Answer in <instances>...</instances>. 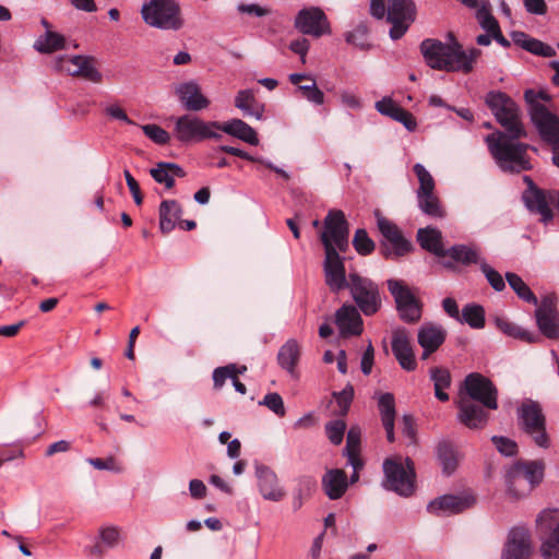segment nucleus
Here are the masks:
<instances>
[{
  "label": "nucleus",
  "mask_w": 559,
  "mask_h": 559,
  "mask_svg": "<svg viewBox=\"0 0 559 559\" xmlns=\"http://www.w3.org/2000/svg\"><path fill=\"white\" fill-rule=\"evenodd\" d=\"M420 51L426 63L436 70L447 72L469 73L474 68V62L481 55L477 48L463 50V47L456 40L452 44H445L438 39L427 38L420 44Z\"/></svg>",
  "instance_id": "obj_1"
},
{
  "label": "nucleus",
  "mask_w": 559,
  "mask_h": 559,
  "mask_svg": "<svg viewBox=\"0 0 559 559\" xmlns=\"http://www.w3.org/2000/svg\"><path fill=\"white\" fill-rule=\"evenodd\" d=\"M519 139L501 131L490 133L485 139L490 154L504 171L520 173L531 169L527 158L530 145L516 142Z\"/></svg>",
  "instance_id": "obj_2"
},
{
  "label": "nucleus",
  "mask_w": 559,
  "mask_h": 559,
  "mask_svg": "<svg viewBox=\"0 0 559 559\" xmlns=\"http://www.w3.org/2000/svg\"><path fill=\"white\" fill-rule=\"evenodd\" d=\"M370 13L378 20L386 17V21L392 24L389 35L391 39L397 40L415 22L417 7L414 0H388V5L385 0H371Z\"/></svg>",
  "instance_id": "obj_3"
},
{
  "label": "nucleus",
  "mask_w": 559,
  "mask_h": 559,
  "mask_svg": "<svg viewBox=\"0 0 559 559\" xmlns=\"http://www.w3.org/2000/svg\"><path fill=\"white\" fill-rule=\"evenodd\" d=\"M524 99L528 106L531 120L540 139L549 144L551 148L559 145V117L552 114L543 103L548 102L549 96L543 91L526 90Z\"/></svg>",
  "instance_id": "obj_4"
},
{
  "label": "nucleus",
  "mask_w": 559,
  "mask_h": 559,
  "mask_svg": "<svg viewBox=\"0 0 559 559\" xmlns=\"http://www.w3.org/2000/svg\"><path fill=\"white\" fill-rule=\"evenodd\" d=\"M519 429L528 436L533 443L544 450L551 447V438L547 432V420L542 405L537 401L525 400L516 408Z\"/></svg>",
  "instance_id": "obj_5"
},
{
  "label": "nucleus",
  "mask_w": 559,
  "mask_h": 559,
  "mask_svg": "<svg viewBox=\"0 0 559 559\" xmlns=\"http://www.w3.org/2000/svg\"><path fill=\"white\" fill-rule=\"evenodd\" d=\"M145 24L163 31H179L185 25L181 8L175 0H145L141 8Z\"/></svg>",
  "instance_id": "obj_6"
},
{
  "label": "nucleus",
  "mask_w": 559,
  "mask_h": 559,
  "mask_svg": "<svg viewBox=\"0 0 559 559\" xmlns=\"http://www.w3.org/2000/svg\"><path fill=\"white\" fill-rule=\"evenodd\" d=\"M383 487L402 497H409L416 488L415 463L411 457H386L383 462Z\"/></svg>",
  "instance_id": "obj_7"
},
{
  "label": "nucleus",
  "mask_w": 559,
  "mask_h": 559,
  "mask_svg": "<svg viewBox=\"0 0 559 559\" xmlns=\"http://www.w3.org/2000/svg\"><path fill=\"white\" fill-rule=\"evenodd\" d=\"M486 104L507 133H510L513 138L526 135L520 120L519 107L509 95L503 92H489L486 96Z\"/></svg>",
  "instance_id": "obj_8"
},
{
  "label": "nucleus",
  "mask_w": 559,
  "mask_h": 559,
  "mask_svg": "<svg viewBox=\"0 0 559 559\" xmlns=\"http://www.w3.org/2000/svg\"><path fill=\"white\" fill-rule=\"evenodd\" d=\"M377 226L382 235L379 252L383 258L397 260L413 250L412 241L403 235V231L395 223L378 215Z\"/></svg>",
  "instance_id": "obj_9"
},
{
  "label": "nucleus",
  "mask_w": 559,
  "mask_h": 559,
  "mask_svg": "<svg viewBox=\"0 0 559 559\" xmlns=\"http://www.w3.org/2000/svg\"><path fill=\"white\" fill-rule=\"evenodd\" d=\"M320 240L324 249L345 253L349 248V224L341 210H331L323 221Z\"/></svg>",
  "instance_id": "obj_10"
},
{
  "label": "nucleus",
  "mask_w": 559,
  "mask_h": 559,
  "mask_svg": "<svg viewBox=\"0 0 559 559\" xmlns=\"http://www.w3.org/2000/svg\"><path fill=\"white\" fill-rule=\"evenodd\" d=\"M216 121H204L199 117L183 115L176 119L174 134L181 143L201 142L207 139H219Z\"/></svg>",
  "instance_id": "obj_11"
},
{
  "label": "nucleus",
  "mask_w": 559,
  "mask_h": 559,
  "mask_svg": "<svg viewBox=\"0 0 559 559\" xmlns=\"http://www.w3.org/2000/svg\"><path fill=\"white\" fill-rule=\"evenodd\" d=\"M333 292L349 288L353 299L365 316L380 309L381 298L373 282H326Z\"/></svg>",
  "instance_id": "obj_12"
},
{
  "label": "nucleus",
  "mask_w": 559,
  "mask_h": 559,
  "mask_svg": "<svg viewBox=\"0 0 559 559\" xmlns=\"http://www.w3.org/2000/svg\"><path fill=\"white\" fill-rule=\"evenodd\" d=\"M389 290L394 297L400 319L408 324L420 321L423 302L403 282H388Z\"/></svg>",
  "instance_id": "obj_13"
},
{
  "label": "nucleus",
  "mask_w": 559,
  "mask_h": 559,
  "mask_svg": "<svg viewBox=\"0 0 559 559\" xmlns=\"http://www.w3.org/2000/svg\"><path fill=\"white\" fill-rule=\"evenodd\" d=\"M464 389L469 401L477 402L487 409L498 408V390L493 382L478 372H472L464 379Z\"/></svg>",
  "instance_id": "obj_14"
},
{
  "label": "nucleus",
  "mask_w": 559,
  "mask_h": 559,
  "mask_svg": "<svg viewBox=\"0 0 559 559\" xmlns=\"http://www.w3.org/2000/svg\"><path fill=\"white\" fill-rule=\"evenodd\" d=\"M445 258L451 259V262H444L445 266L479 264L486 280H503L498 271L481 260L478 249L473 246L454 245L447 250Z\"/></svg>",
  "instance_id": "obj_15"
},
{
  "label": "nucleus",
  "mask_w": 559,
  "mask_h": 559,
  "mask_svg": "<svg viewBox=\"0 0 559 559\" xmlns=\"http://www.w3.org/2000/svg\"><path fill=\"white\" fill-rule=\"evenodd\" d=\"M294 26L301 34L316 38L331 34L328 16L318 7L301 9L295 17Z\"/></svg>",
  "instance_id": "obj_16"
},
{
  "label": "nucleus",
  "mask_w": 559,
  "mask_h": 559,
  "mask_svg": "<svg viewBox=\"0 0 559 559\" xmlns=\"http://www.w3.org/2000/svg\"><path fill=\"white\" fill-rule=\"evenodd\" d=\"M533 545L530 531L524 526H514L504 543L501 559H530Z\"/></svg>",
  "instance_id": "obj_17"
},
{
  "label": "nucleus",
  "mask_w": 559,
  "mask_h": 559,
  "mask_svg": "<svg viewBox=\"0 0 559 559\" xmlns=\"http://www.w3.org/2000/svg\"><path fill=\"white\" fill-rule=\"evenodd\" d=\"M475 502L476 498L471 493L443 495L431 500L427 506V511L437 516H450L464 512Z\"/></svg>",
  "instance_id": "obj_18"
},
{
  "label": "nucleus",
  "mask_w": 559,
  "mask_h": 559,
  "mask_svg": "<svg viewBox=\"0 0 559 559\" xmlns=\"http://www.w3.org/2000/svg\"><path fill=\"white\" fill-rule=\"evenodd\" d=\"M524 201L531 212L539 214L543 223H548L554 217L550 206L556 204L559 209V191L534 188L524 194Z\"/></svg>",
  "instance_id": "obj_19"
},
{
  "label": "nucleus",
  "mask_w": 559,
  "mask_h": 559,
  "mask_svg": "<svg viewBox=\"0 0 559 559\" xmlns=\"http://www.w3.org/2000/svg\"><path fill=\"white\" fill-rule=\"evenodd\" d=\"M94 59L87 56L61 57L57 61L59 70L67 72L72 76H81L94 83H99L103 79L102 73L94 67Z\"/></svg>",
  "instance_id": "obj_20"
},
{
  "label": "nucleus",
  "mask_w": 559,
  "mask_h": 559,
  "mask_svg": "<svg viewBox=\"0 0 559 559\" xmlns=\"http://www.w3.org/2000/svg\"><path fill=\"white\" fill-rule=\"evenodd\" d=\"M255 477L259 491L265 500L278 502L284 499L286 492L280 486L278 477L270 466L255 464Z\"/></svg>",
  "instance_id": "obj_21"
},
{
  "label": "nucleus",
  "mask_w": 559,
  "mask_h": 559,
  "mask_svg": "<svg viewBox=\"0 0 559 559\" xmlns=\"http://www.w3.org/2000/svg\"><path fill=\"white\" fill-rule=\"evenodd\" d=\"M457 419L469 429H483L489 420V413L486 407L476 402L461 399L457 403Z\"/></svg>",
  "instance_id": "obj_22"
},
{
  "label": "nucleus",
  "mask_w": 559,
  "mask_h": 559,
  "mask_svg": "<svg viewBox=\"0 0 559 559\" xmlns=\"http://www.w3.org/2000/svg\"><path fill=\"white\" fill-rule=\"evenodd\" d=\"M391 348L394 357L404 370L414 371L416 369L415 354L405 329H399L393 332Z\"/></svg>",
  "instance_id": "obj_23"
},
{
  "label": "nucleus",
  "mask_w": 559,
  "mask_h": 559,
  "mask_svg": "<svg viewBox=\"0 0 559 559\" xmlns=\"http://www.w3.org/2000/svg\"><path fill=\"white\" fill-rule=\"evenodd\" d=\"M176 95L187 110L200 111L210 105V100L202 94L199 84L194 81L179 84L176 87Z\"/></svg>",
  "instance_id": "obj_24"
},
{
  "label": "nucleus",
  "mask_w": 559,
  "mask_h": 559,
  "mask_svg": "<svg viewBox=\"0 0 559 559\" xmlns=\"http://www.w3.org/2000/svg\"><path fill=\"white\" fill-rule=\"evenodd\" d=\"M335 323L343 337L358 336L362 333V319L354 306H343L335 313Z\"/></svg>",
  "instance_id": "obj_25"
},
{
  "label": "nucleus",
  "mask_w": 559,
  "mask_h": 559,
  "mask_svg": "<svg viewBox=\"0 0 559 559\" xmlns=\"http://www.w3.org/2000/svg\"><path fill=\"white\" fill-rule=\"evenodd\" d=\"M536 324L539 332L549 340L559 337V313L551 304L543 302L535 310Z\"/></svg>",
  "instance_id": "obj_26"
},
{
  "label": "nucleus",
  "mask_w": 559,
  "mask_h": 559,
  "mask_svg": "<svg viewBox=\"0 0 559 559\" xmlns=\"http://www.w3.org/2000/svg\"><path fill=\"white\" fill-rule=\"evenodd\" d=\"M376 109L383 116L402 123L408 131L413 132L417 128V121L412 112L404 109L391 97H383L376 103Z\"/></svg>",
  "instance_id": "obj_27"
},
{
  "label": "nucleus",
  "mask_w": 559,
  "mask_h": 559,
  "mask_svg": "<svg viewBox=\"0 0 559 559\" xmlns=\"http://www.w3.org/2000/svg\"><path fill=\"white\" fill-rule=\"evenodd\" d=\"M301 347L297 340L289 338L278 349L277 364L289 373L293 378H297V365L300 360Z\"/></svg>",
  "instance_id": "obj_28"
},
{
  "label": "nucleus",
  "mask_w": 559,
  "mask_h": 559,
  "mask_svg": "<svg viewBox=\"0 0 559 559\" xmlns=\"http://www.w3.org/2000/svg\"><path fill=\"white\" fill-rule=\"evenodd\" d=\"M216 130L223 131L250 145L259 144V138L255 130L241 119L235 118L226 122L216 121Z\"/></svg>",
  "instance_id": "obj_29"
},
{
  "label": "nucleus",
  "mask_w": 559,
  "mask_h": 559,
  "mask_svg": "<svg viewBox=\"0 0 559 559\" xmlns=\"http://www.w3.org/2000/svg\"><path fill=\"white\" fill-rule=\"evenodd\" d=\"M378 409L381 416V421L386 433V439L390 443L394 442V425H395V397L392 393L386 392L380 394L378 399Z\"/></svg>",
  "instance_id": "obj_30"
},
{
  "label": "nucleus",
  "mask_w": 559,
  "mask_h": 559,
  "mask_svg": "<svg viewBox=\"0 0 559 559\" xmlns=\"http://www.w3.org/2000/svg\"><path fill=\"white\" fill-rule=\"evenodd\" d=\"M419 246L438 258L445 259L447 250L443 246L442 234L438 228L424 227L417 230L416 235Z\"/></svg>",
  "instance_id": "obj_31"
},
{
  "label": "nucleus",
  "mask_w": 559,
  "mask_h": 559,
  "mask_svg": "<svg viewBox=\"0 0 559 559\" xmlns=\"http://www.w3.org/2000/svg\"><path fill=\"white\" fill-rule=\"evenodd\" d=\"M348 487L347 475L343 469H329L322 477V488L331 500L343 497Z\"/></svg>",
  "instance_id": "obj_32"
},
{
  "label": "nucleus",
  "mask_w": 559,
  "mask_h": 559,
  "mask_svg": "<svg viewBox=\"0 0 559 559\" xmlns=\"http://www.w3.org/2000/svg\"><path fill=\"white\" fill-rule=\"evenodd\" d=\"M514 464L525 480L526 486L530 487V492L543 483L546 468L543 460H519Z\"/></svg>",
  "instance_id": "obj_33"
},
{
  "label": "nucleus",
  "mask_w": 559,
  "mask_h": 559,
  "mask_svg": "<svg viewBox=\"0 0 559 559\" xmlns=\"http://www.w3.org/2000/svg\"><path fill=\"white\" fill-rule=\"evenodd\" d=\"M511 37L516 46L535 56L554 57L556 55V50L551 46L531 37L524 32H512Z\"/></svg>",
  "instance_id": "obj_34"
},
{
  "label": "nucleus",
  "mask_w": 559,
  "mask_h": 559,
  "mask_svg": "<svg viewBox=\"0 0 559 559\" xmlns=\"http://www.w3.org/2000/svg\"><path fill=\"white\" fill-rule=\"evenodd\" d=\"M235 107L240 109L245 116L263 119L265 106L255 98L252 90H240L235 96Z\"/></svg>",
  "instance_id": "obj_35"
},
{
  "label": "nucleus",
  "mask_w": 559,
  "mask_h": 559,
  "mask_svg": "<svg viewBox=\"0 0 559 559\" xmlns=\"http://www.w3.org/2000/svg\"><path fill=\"white\" fill-rule=\"evenodd\" d=\"M182 215V207L176 200H164L159 205V229L163 234L170 233Z\"/></svg>",
  "instance_id": "obj_36"
},
{
  "label": "nucleus",
  "mask_w": 559,
  "mask_h": 559,
  "mask_svg": "<svg viewBox=\"0 0 559 559\" xmlns=\"http://www.w3.org/2000/svg\"><path fill=\"white\" fill-rule=\"evenodd\" d=\"M152 178L158 182L165 185L167 189H171L175 186V177L183 178L186 176L185 170L175 163L160 162L155 168L150 170Z\"/></svg>",
  "instance_id": "obj_37"
},
{
  "label": "nucleus",
  "mask_w": 559,
  "mask_h": 559,
  "mask_svg": "<svg viewBox=\"0 0 559 559\" xmlns=\"http://www.w3.org/2000/svg\"><path fill=\"white\" fill-rule=\"evenodd\" d=\"M495 322H496V326L502 333H504L506 335H508L510 337L521 340L528 344H535L540 341V336L537 333L527 331V330L521 328L520 325L509 321L506 318L498 317V318H496Z\"/></svg>",
  "instance_id": "obj_38"
},
{
  "label": "nucleus",
  "mask_w": 559,
  "mask_h": 559,
  "mask_svg": "<svg viewBox=\"0 0 559 559\" xmlns=\"http://www.w3.org/2000/svg\"><path fill=\"white\" fill-rule=\"evenodd\" d=\"M447 332L442 326L432 323L423 324L418 331L417 340L420 346L435 348L436 350L444 343Z\"/></svg>",
  "instance_id": "obj_39"
},
{
  "label": "nucleus",
  "mask_w": 559,
  "mask_h": 559,
  "mask_svg": "<svg viewBox=\"0 0 559 559\" xmlns=\"http://www.w3.org/2000/svg\"><path fill=\"white\" fill-rule=\"evenodd\" d=\"M324 274L325 280H346L344 259L336 249H324Z\"/></svg>",
  "instance_id": "obj_40"
},
{
  "label": "nucleus",
  "mask_w": 559,
  "mask_h": 559,
  "mask_svg": "<svg viewBox=\"0 0 559 559\" xmlns=\"http://www.w3.org/2000/svg\"><path fill=\"white\" fill-rule=\"evenodd\" d=\"M504 484L507 487V492L515 499H520L530 493V487L526 486L525 480L523 479L514 463L507 469L504 474Z\"/></svg>",
  "instance_id": "obj_41"
},
{
  "label": "nucleus",
  "mask_w": 559,
  "mask_h": 559,
  "mask_svg": "<svg viewBox=\"0 0 559 559\" xmlns=\"http://www.w3.org/2000/svg\"><path fill=\"white\" fill-rule=\"evenodd\" d=\"M436 454L442 472L451 475L457 467V455L454 445L449 440H442L438 443Z\"/></svg>",
  "instance_id": "obj_42"
},
{
  "label": "nucleus",
  "mask_w": 559,
  "mask_h": 559,
  "mask_svg": "<svg viewBox=\"0 0 559 559\" xmlns=\"http://www.w3.org/2000/svg\"><path fill=\"white\" fill-rule=\"evenodd\" d=\"M66 38L63 35L47 29L34 43V49L40 53H52L64 48Z\"/></svg>",
  "instance_id": "obj_43"
},
{
  "label": "nucleus",
  "mask_w": 559,
  "mask_h": 559,
  "mask_svg": "<svg viewBox=\"0 0 559 559\" xmlns=\"http://www.w3.org/2000/svg\"><path fill=\"white\" fill-rule=\"evenodd\" d=\"M416 197L418 207L425 215L432 218H442L445 216V211L435 191L417 193Z\"/></svg>",
  "instance_id": "obj_44"
},
{
  "label": "nucleus",
  "mask_w": 559,
  "mask_h": 559,
  "mask_svg": "<svg viewBox=\"0 0 559 559\" xmlns=\"http://www.w3.org/2000/svg\"><path fill=\"white\" fill-rule=\"evenodd\" d=\"M430 378L433 381L436 397L440 402H448L450 396L444 390L450 388L452 382L450 371L443 367H432Z\"/></svg>",
  "instance_id": "obj_45"
},
{
  "label": "nucleus",
  "mask_w": 559,
  "mask_h": 559,
  "mask_svg": "<svg viewBox=\"0 0 559 559\" xmlns=\"http://www.w3.org/2000/svg\"><path fill=\"white\" fill-rule=\"evenodd\" d=\"M459 322L472 329H483L486 324L484 307L475 302L466 304L461 311Z\"/></svg>",
  "instance_id": "obj_46"
},
{
  "label": "nucleus",
  "mask_w": 559,
  "mask_h": 559,
  "mask_svg": "<svg viewBox=\"0 0 559 559\" xmlns=\"http://www.w3.org/2000/svg\"><path fill=\"white\" fill-rule=\"evenodd\" d=\"M218 150L221 152H224V153H227V154H230V155H234V156H237V157H240L242 159H246V160H249V162H252V163H261L263 164L265 167H267L269 169H271L272 171L276 173L277 175H280L281 177H283L285 180H288L290 177L288 175V173H286L284 169L275 166L274 164H272L271 162H267V160H264V159H261L259 157H254L252 155H250L249 153H247L246 151L243 150H240L238 147H234V146H230V145H221L218 147Z\"/></svg>",
  "instance_id": "obj_47"
},
{
  "label": "nucleus",
  "mask_w": 559,
  "mask_h": 559,
  "mask_svg": "<svg viewBox=\"0 0 559 559\" xmlns=\"http://www.w3.org/2000/svg\"><path fill=\"white\" fill-rule=\"evenodd\" d=\"M317 481L311 476H300L297 479V487L294 491L293 496V509L295 511L299 510L304 504V498L310 497L312 490L316 488Z\"/></svg>",
  "instance_id": "obj_48"
},
{
  "label": "nucleus",
  "mask_w": 559,
  "mask_h": 559,
  "mask_svg": "<svg viewBox=\"0 0 559 559\" xmlns=\"http://www.w3.org/2000/svg\"><path fill=\"white\" fill-rule=\"evenodd\" d=\"M545 559H559V522L540 546Z\"/></svg>",
  "instance_id": "obj_49"
},
{
  "label": "nucleus",
  "mask_w": 559,
  "mask_h": 559,
  "mask_svg": "<svg viewBox=\"0 0 559 559\" xmlns=\"http://www.w3.org/2000/svg\"><path fill=\"white\" fill-rule=\"evenodd\" d=\"M353 246L355 250L361 255L371 254L374 251V241L369 237L364 228H358L353 238Z\"/></svg>",
  "instance_id": "obj_50"
},
{
  "label": "nucleus",
  "mask_w": 559,
  "mask_h": 559,
  "mask_svg": "<svg viewBox=\"0 0 559 559\" xmlns=\"http://www.w3.org/2000/svg\"><path fill=\"white\" fill-rule=\"evenodd\" d=\"M413 170L419 181V188L417 189L416 194L435 191V179L424 165L417 163L414 165Z\"/></svg>",
  "instance_id": "obj_51"
},
{
  "label": "nucleus",
  "mask_w": 559,
  "mask_h": 559,
  "mask_svg": "<svg viewBox=\"0 0 559 559\" xmlns=\"http://www.w3.org/2000/svg\"><path fill=\"white\" fill-rule=\"evenodd\" d=\"M476 16L481 28H484L486 33L493 35L496 32H499L500 25L488 8L485 5L479 8L477 10Z\"/></svg>",
  "instance_id": "obj_52"
},
{
  "label": "nucleus",
  "mask_w": 559,
  "mask_h": 559,
  "mask_svg": "<svg viewBox=\"0 0 559 559\" xmlns=\"http://www.w3.org/2000/svg\"><path fill=\"white\" fill-rule=\"evenodd\" d=\"M143 133L155 144L165 145L170 141L169 133L155 123H148L141 127Z\"/></svg>",
  "instance_id": "obj_53"
},
{
  "label": "nucleus",
  "mask_w": 559,
  "mask_h": 559,
  "mask_svg": "<svg viewBox=\"0 0 559 559\" xmlns=\"http://www.w3.org/2000/svg\"><path fill=\"white\" fill-rule=\"evenodd\" d=\"M491 442L497 451L504 456H515L519 452L518 443L508 437L492 436Z\"/></svg>",
  "instance_id": "obj_54"
},
{
  "label": "nucleus",
  "mask_w": 559,
  "mask_h": 559,
  "mask_svg": "<svg viewBox=\"0 0 559 559\" xmlns=\"http://www.w3.org/2000/svg\"><path fill=\"white\" fill-rule=\"evenodd\" d=\"M333 396L340 407L337 414L340 416H345L348 413V409L354 399L353 385L347 384L341 392H334Z\"/></svg>",
  "instance_id": "obj_55"
},
{
  "label": "nucleus",
  "mask_w": 559,
  "mask_h": 559,
  "mask_svg": "<svg viewBox=\"0 0 559 559\" xmlns=\"http://www.w3.org/2000/svg\"><path fill=\"white\" fill-rule=\"evenodd\" d=\"M346 424L342 419H335L325 425V431L331 443L338 445L342 443Z\"/></svg>",
  "instance_id": "obj_56"
},
{
  "label": "nucleus",
  "mask_w": 559,
  "mask_h": 559,
  "mask_svg": "<svg viewBox=\"0 0 559 559\" xmlns=\"http://www.w3.org/2000/svg\"><path fill=\"white\" fill-rule=\"evenodd\" d=\"M260 405L266 406L278 417H284L286 414L284 401L282 396L276 392L267 393L264 395L263 400L260 402Z\"/></svg>",
  "instance_id": "obj_57"
},
{
  "label": "nucleus",
  "mask_w": 559,
  "mask_h": 559,
  "mask_svg": "<svg viewBox=\"0 0 559 559\" xmlns=\"http://www.w3.org/2000/svg\"><path fill=\"white\" fill-rule=\"evenodd\" d=\"M234 368L235 364H228L226 366L217 367L213 370V389L215 391L221 390L227 379L231 380V377H234Z\"/></svg>",
  "instance_id": "obj_58"
},
{
  "label": "nucleus",
  "mask_w": 559,
  "mask_h": 559,
  "mask_svg": "<svg viewBox=\"0 0 559 559\" xmlns=\"http://www.w3.org/2000/svg\"><path fill=\"white\" fill-rule=\"evenodd\" d=\"M298 91L310 103L314 105H322L324 103V93L317 86L316 81L310 85H299Z\"/></svg>",
  "instance_id": "obj_59"
},
{
  "label": "nucleus",
  "mask_w": 559,
  "mask_h": 559,
  "mask_svg": "<svg viewBox=\"0 0 559 559\" xmlns=\"http://www.w3.org/2000/svg\"><path fill=\"white\" fill-rule=\"evenodd\" d=\"M512 289L518 296L524 301L533 305H537L538 300L531 288L526 285V282H508Z\"/></svg>",
  "instance_id": "obj_60"
},
{
  "label": "nucleus",
  "mask_w": 559,
  "mask_h": 559,
  "mask_svg": "<svg viewBox=\"0 0 559 559\" xmlns=\"http://www.w3.org/2000/svg\"><path fill=\"white\" fill-rule=\"evenodd\" d=\"M123 175L135 204L141 205L143 202V194L141 192L139 182L134 179V177L131 175L129 170L126 169L123 171Z\"/></svg>",
  "instance_id": "obj_61"
},
{
  "label": "nucleus",
  "mask_w": 559,
  "mask_h": 559,
  "mask_svg": "<svg viewBox=\"0 0 559 559\" xmlns=\"http://www.w3.org/2000/svg\"><path fill=\"white\" fill-rule=\"evenodd\" d=\"M402 433L408 438L412 443H416V424L414 417L409 414H405L402 418Z\"/></svg>",
  "instance_id": "obj_62"
},
{
  "label": "nucleus",
  "mask_w": 559,
  "mask_h": 559,
  "mask_svg": "<svg viewBox=\"0 0 559 559\" xmlns=\"http://www.w3.org/2000/svg\"><path fill=\"white\" fill-rule=\"evenodd\" d=\"M523 5L530 14L545 15L548 12V7L545 0H523Z\"/></svg>",
  "instance_id": "obj_63"
},
{
  "label": "nucleus",
  "mask_w": 559,
  "mask_h": 559,
  "mask_svg": "<svg viewBox=\"0 0 559 559\" xmlns=\"http://www.w3.org/2000/svg\"><path fill=\"white\" fill-rule=\"evenodd\" d=\"M105 112L107 116H109L111 119L123 121L128 124H135L133 120H131L124 109L120 107L119 105L111 104L105 108Z\"/></svg>",
  "instance_id": "obj_64"
}]
</instances>
